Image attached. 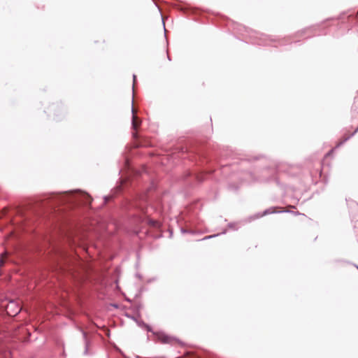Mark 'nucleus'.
Instances as JSON below:
<instances>
[{
	"mask_svg": "<svg viewBox=\"0 0 358 358\" xmlns=\"http://www.w3.org/2000/svg\"><path fill=\"white\" fill-rule=\"evenodd\" d=\"M280 213H294V214H296V215H299L300 214L299 212H294V211H292V210H277V207L276 206H272V207H270L268 208L265 209L262 213H257L250 216L248 218V220H249V222H251V221L255 220L256 219H259V218H260V217H262L263 216H266V215H270V214Z\"/></svg>",
	"mask_w": 358,
	"mask_h": 358,
	"instance_id": "11",
	"label": "nucleus"
},
{
	"mask_svg": "<svg viewBox=\"0 0 358 358\" xmlns=\"http://www.w3.org/2000/svg\"><path fill=\"white\" fill-rule=\"evenodd\" d=\"M202 208V205L199 201H194L187 205L183 213L180 226V232L182 234H194L196 233L193 228L202 223V220L199 217V213Z\"/></svg>",
	"mask_w": 358,
	"mask_h": 358,
	"instance_id": "4",
	"label": "nucleus"
},
{
	"mask_svg": "<svg viewBox=\"0 0 358 358\" xmlns=\"http://www.w3.org/2000/svg\"><path fill=\"white\" fill-rule=\"evenodd\" d=\"M127 358H129V357H127Z\"/></svg>",
	"mask_w": 358,
	"mask_h": 358,
	"instance_id": "29",
	"label": "nucleus"
},
{
	"mask_svg": "<svg viewBox=\"0 0 358 358\" xmlns=\"http://www.w3.org/2000/svg\"><path fill=\"white\" fill-rule=\"evenodd\" d=\"M74 194H78L87 203H91L92 201V196L87 192L80 189H75L67 191L43 193L41 196V202H70L71 201V197Z\"/></svg>",
	"mask_w": 358,
	"mask_h": 358,
	"instance_id": "5",
	"label": "nucleus"
},
{
	"mask_svg": "<svg viewBox=\"0 0 358 358\" xmlns=\"http://www.w3.org/2000/svg\"><path fill=\"white\" fill-rule=\"evenodd\" d=\"M227 233V229H224L222 230V231L221 233L205 236L204 238L201 239V241L210 239V238L217 237V236H220V234H226Z\"/></svg>",
	"mask_w": 358,
	"mask_h": 358,
	"instance_id": "14",
	"label": "nucleus"
},
{
	"mask_svg": "<svg viewBox=\"0 0 358 358\" xmlns=\"http://www.w3.org/2000/svg\"><path fill=\"white\" fill-rule=\"evenodd\" d=\"M334 262H336V263H348V264H351L350 262H348L346 260L342 259H335Z\"/></svg>",
	"mask_w": 358,
	"mask_h": 358,
	"instance_id": "18",
	"label": "nucleus"
},
{
	"mask_svg": "<svg viewBox=\"0 0 358 358\" xmlns=\"http://www.w3.org/2000/svg\"><path fill=\"white\" fill-rule=\"evenodd\" d=\"M166 157L162 159L163 164H165V160L177 164L180 159H187L196 166V169H187L180 180L184 186L191 187L201 183L206 174L214 172V164L220 159L233 157L234 152L228 147L217 146L210 150L206 145L197 142L185 141L171 150H166Z\"/></svg>",
	"mask_w": 358,
	"mask_h": 358,
	"instance_id": "2",
	"label": "nucleus"
},
{
	"mask_svg": "<svg viewBox=\"0 0 358 358\" xmlns=\"http://www.w3.org/2000/svg\"><path fill=\"white\" fill-rule=\"evenodd\" d=\"M143 287L139 289V292H141V293L143 292Z\"/></svg>",
	"mask_w": 358,
	"mask_h": 358,
	"instance_id": "26",
	"label": "nucleus"
},
{
	"mask_svg": "<svg viewBox=\"0 0 358 358\" xmlns=\"http://www.w3.org/2000/svg\"><path fill=\"white\" fill-rule=\"evenodd\" d=\"M162 23H163V27H164V35L166 36V28H165V24H164V19L162 18Z\"/></svg>",
	"mask_w": 358,
	"mask_h": 358,
	"instance_id": "23",
	"label": "nucleus"
},
{
	"mask_svg": "<svg viewBox=\"0 0 358 358\" xmlns=\"http://www.w3.org/2000/svg\"><path fill=\"white\" fill-rule=\"evenodd\" d=\"M217 18V23L231 27L237 34L244 37L243 41H245L246 43H249V41H247L248 36L252 40L251 43H257L260 45H266L268 44L267 41H273L271 36L259 33L243 24L236 23L225 16L219 15Z\"/></svg>",
	"mask_w": 358,
	"mask_h": 358,
	"instance_id": "3",
	"label": "nucleus"
},
{
	"mask_svg": "<svg viewBox=\"0 0 358 358\" xmlns=\"http://www.w3.org/2000/svg\"><path fill=\"white\" fill-rule=\"evenodd\" d=\"M287 42H291V40L289 38H286L279 40L280 45H285Z\"/></svg>",
	"mask_w": 358,
	"mask_h": 358,
	"instance_id": "16",
	"label": "nucleus"
},
{
	"mask_svg": "<svg viewBox=\"0 0 358 358\" xmlns=\"http://www.w3.org/2000/svg\"><path fill=\"white\" fill-rule=\"evenodd\" d=\"M227 228L229 229H232L234 231L238 230V227H236V222H229L227 224Z\"/></svg>",
	"mask_w": 358,
	"mask_h": 358,
	"instance_id": "15",
	"label": "nucleus"
},
{
	"mask_svg": "<svg viewBox=\"0 0 358 358\" xmlns=\"http://www.w3.org/2000/svg\"><path fill=\"white\" fill-rule=\"evenodd\" d=\"M173 6L187 15L193 16L194 20H198L202 15L201 11L199 9L181 1L175 3Z\"/></svg>",
	"mask_w": 358,
	"mask_h": 358,
	"instance_id": "10",
	"label": "nucleus"
},
{
	"mask_svg": "<svg viewBox=\"0 0 358 358\" xmlns=\"http://www.w3.org/2000/svg\"><path fill=\"white\" fill-rule=\"evenodd\" d=\"M83 354H84V355H89V345H88V343L87 342L85 343V350H84Z\"/></svg>",
	"mask_w": 358,
	"mask_h": 358,
	"instance_id": "17",
	"label": "nucleus"
},
{
	"mask_svg": "<svg viewBox=\"0 0 358 358\" xmlns=\"http://www.w3.org/2000/svg\"><path fill=\"white\" fill-rule=\"evenodd\" d=\"M127 150L131 151L130 146H125L122 152L124 168L120 169L119 173L125 168L127 171V183L126 187H120L113 191L110 195L103 196V203L108 205L111 199L122 196L118 201H114V206H121L124 210L135 209L145 213L149 206L156 210H164L159 185L151 168L143 166L139 169L130 164V155Z\"/></svg>",
	"mask_w": 358,
	"mask_h": 358,
	"instance_id": "1",
	"label": "nucleus"
},
{
	"mask_svg": "<svg viewBox=\"0 0 358 358\" xmlns=\"http://www.w3.org/2000/svg\"><path fill=\"white\" fill-rule=\"evenodd\" d=\"M337 20L340 22L341 25L348 24V29L354 23L357 22V16L355 14L348 15L345 12L341 13L337 17H330L324 20L318 24L313 25L309 27L304 28L295 34L296 37L301 36L308 31H319L321 34H325L322 30V26L325 25L328 22Z\"/></svg>",
	"mask_w": 358,
	"mask_h": 358,
	"instance_id": "6",
	"label": "nucleus"
},
{
	"mask_svg": "<svg viewBox=\"0 0 358 358\" xmlns=\"http://www.w3.org/2000/svg\"><path fill=\"white\" fill-rule=\"evenodd\" d=\"M136 322L139 327L145 329L147 332L152 333L155 337V339L163 344H171L173 343H176L180 346H185V343L178 337L167 334L164 331H155L150 324H147L142 320H136Z\"/></svg>",
	"mask_w": 358,
	"mask_h": 358,
	"instance_id": "9",
	"label": "nucleus"
},
{
	"mask_svg": "<svg viewBox=\"0 0 358 358\" xmlns=\"http://www.w3.org/2000/svg\"><path fill=\"white\" fill-rule=\"evenodd\" d=\"M134 100L131 101V136L134 146L138 147H152L153 142L141 131L140 125L142 122L141 119L134 113L133 105Z\"/></svg>",
	"mask_w": 358,
	"mask_h": 358,
	"instance_id": "7",
	"label": "nucleus"
},
{
	"mask_svg": "<svg viewBox=\"0 0 358 358\" xmlns=\"http://www.w3.org/2000/svg\"><path fill=\"white\" fill-rule=\"evenodd\" d=\"M43 112L48 119L59 122L64 120L69 113L68 106L59 99L50 101L44 108Z\"/></svg>",
	"mask_w": 358,
	"mask_h": 358,
	"instance_id": "8",
	"label": "nucleus"
},
{
	"mask_svg": "<svg viewBox=\"0 0 358 358\" xmlns=\"http://www.w3.org/2000/svg\"><path fill=\"white\" fill-rule=\"evenodd\" d=\"M136 76L135 74L133 75V82H134V84L133 85H134V83L136 82Z\"/></svg>",
	"mask_w": 358,
	"mask_h": 358,
	"instance_id": "24",
	"label": "nucleus"
},
{
	"mask_svg": "<svg viewBox=\"0 0 358 358\" xmlns=\"http://www.w3.org/2000/svg\"><path fill=\"white\" fill-rule=\"evenodd\" d=\"M358 132V127L355 129V130L350 134V136H354Z\"/></svg>",
	"mask_w": 358,
	"mask_h": 358,
	"instance_id": "20",
	"label": "nucleus"
},
{
	"mask_svg": "<svg viewBox=\"0 0 358 358\" xmlns=\"http://www.w3.org/2000/svg\"><path fill=\"white\" fill-rule=\"evenodd\" d=\"M127 316L129 318H131V320H134L136 322V320H138V319H136L134 316H130L129 315H127Z\"/></svg>",
	"mask_w": 358,
	"mask_h": 358,
	"instance_id": "22",
	"label": "nucleus"
},
{
	"mask_svg": "<svg viewBox=\"0 0 358 358\" xmlns=\"http://www.w3.org/2000/svg\"><path fill=\"white\" fill-rule=\"evenodd\" d=\"M352 136H350V134L348 136H343L336 143V148H338L341 146H342L345 142H347L350 138H351Z\"/></svg>",
	"mask_w": 358,
	"mask_h": 358,
	"instance_id": "13",
	"label": "nucleus"
},
{
	"mask_svg": "<svg viewBox=\"0 0 358 358\" xmlns=\"http://www.w3.org/2000/svg\"><path fill=\"white\" fill-rule=\"evenodd\" d=\"M142 304L141 303H136L135 304V309L138 311H140V310L142 308Z\"/></svg>",
	"mask_w": 358,
	"mask_h": 358,
	"instance_id": "19",
	"label": "nucleus"
},
{
	"mask_svg": "<svg viewBox=\"0 0 358 358\" xmlns=\"http://www.w3.org/2000/svg\"><path fill=\"white\" fill-rule=\"evenodd\" d=\"M141 294H142V293L138 291V292L135 295V299L140 298Z\"/></svg>",
	"mask_w": 358,
	"mask_h": 358,
	"instance_id": "21",
	"label": "nucleus"
},
{
	"mask_svg": "<svg viewBox=\"0 0 358 358\" xmlns=\"http://www.w3.org/2000/svg\"><path fill=\"white\" fill-rule=\"evenodd\" d=\"M265 173L270 174V176L266 180V182H270L274 181L278 186L281 187V184L276 177L278 170L276 167L268 166L266 167L264 171Z\"/></svg>",
	"mask_w": 358,
	"mask_h": 358,
	"instance_id": "12",
	"label": "nucleus"
},
{
	"mask_svg": "<svg viewBox=\"0 0 358 358\" xmlns=\"http://www.w3.org/2000/svg\"><path fill=\"white\" fill-rule=\"evenodd\" d=\"M136 276H138V278H141V275L140 274H136Z\"/></svg>",
	"mask_w": 358,
	"mask_h": 358,
	"instance_id": "27",
	"label": "nucleus"
},
{
	"mask_svg": "<svg viewBox=\"0 0 358 358\" xmlns=\"http://www.w3.org/2000/svg\"><path fill=\"white\" fill-rule=\"evenodd\" d=\"M136 358H141L139 355H136Z\"/></svg>",
	"mask_w": 358,
	"mask_h": 358,
	"instance_id": "28",
	"label": "nucleus"
},
{
	"mask_svg": "<svg viewBox=\"0 0 358 358\" xmlns=\"http://www.w3.org/2000/svg\"><path fill=\"white\" fill-rule=\"evenodd\" d=\"M167 58H168V59H169V61H171V57H170V56H169V55H167Z\"/></svg>",
	"mask_w": 358,
	"mask_h": 358,
	"instance_id": "25",
	"label": "nucleus"
}]
</instances>
